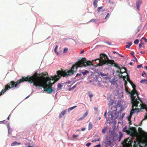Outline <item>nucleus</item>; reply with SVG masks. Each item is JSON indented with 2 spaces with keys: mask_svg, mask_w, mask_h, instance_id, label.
<instances>
[{
  "mask_svg": "<svg viewBox=\"0 0 147 147\" xmlns=\"http://www.w3.org/2000/svg\"><path fill=\"white\" fill-rule=\"evenodd\" d=\"M82 66H83V58L73 65L69 70H58L57 71V75L51 76V78L48 76L46 77L43 76H40V74L38 75L37 72H36L31 76H28L27 77H22L21 79L19 80L20 84L24 82H28L30 83H33V85L36 87H42L45 91L50 94L53 91L52 84L57 82L61 76L67 77L69 76L72 75L76 71L78 67Z\"/></svg>",
  "mask_w": 147,
  "mask_h": 147,
  "instance_id": "nucleus-1",
  "label": "nucleus"
},
{
  "mask_svg": "<svg viewBox=\"0 0 147 147\" xmlns=\"http://www.w3.org/2000/svg\"><path fill=\"white\" fill-rule=\"evenodd\" d=\"M99 60V62L101 65L107 64L109 66L113 65L116 67L118 68L120 70V73L122 74L123 73H125L127 74V69L125 67L121 68L118 65L115 63L113 60H110L109 59L107 55L105 54H101L100 55V59H96Z\"/></svg>",
  "mask_w": 147,
  "mask_h": 147,
  "instance_id": "nucleus-2",
  "label": "nucleus"
},
{
  "mask_svg": "<svg viewBox=\"0 0 147 147\" xmlns=\"http://www.w3.org/2000/svg\"><path fill=\"white\" fill-rule=\"evenodd\" d=\"M136 92L137 95H134V104L132 102V100L131 99L132 106V109L130 113V116L131 117L135 112H138L141 109H145L147 112V106L143 104L141 105V104L140 103V101L141 102V101L138 96V93L137 91Z\"/></svg>",
  "mask_w": 147,
  "mask_h": 147,
  "instance_id": "nucleus-3",
  "label": "nucleus"
},
{
  "mask_svg": "<svg viewBox=\"0 0 147 147\" xmlns=\"http://www.w3.org/2000/svg\"><path fill=\"white\" fill-rule=\"evenodd\" d=\"M20 84V83L19 82L18 80L16 82L13 81H11L6 85H8L10 88V89L11 88H18L19 87V85Z\"/></svg>",
  "mask_w": 147,
  "mask_h": 147,
  "instance_id": "nucleus-4",
  "label": "nucleus"
},
{
  "mask_svg": "<svg viewBox=\"0 0 147 147\" xmlns=\"http://www.w3.org/2000/svg\"><path fill=\"white\" fill-rule=\"evenodd\" d=\"M133 141L130 140L129 139H125L124 141L122 142V144L123 147H129L132 146L131 144Z\"/></svg>",
  "mask_w": 147,
  "mask_h": 147,
  "instance_id": "nucleus-5",
  "label": "nucleus"
},
{
  "mask_svg": "<svg viewBox=\"0 0 147 147\" xmlns=\"http://www.w3.org/2000/svg\"><path fill=\"white\" fill-rule=\"evenodd\" d=\"M125 90L126 92L129 94H130V97H131V99L132 100V103L134 104V96H132V91H131V92H130L128 90V88L126 86L125 87Z\"/></svg>",
  "mask_w": 147,
  "mask_h": 147,
  "instance_id": "nucleus-6",
  "label": "nucleus"
},
{
  "mask_svg": "<svg viewBox=\"0 0 147 147\" xmlns=\"http://www.w3.org/2000/svg\"><path fill=\"white\" fill-rule=\"evenodd\" d=\"M10 89V88L8 85H5V88L4 89H3L0 92V96L2 95L7 90Z\"/></svg>",
  "mask_w": 147,
  "mask_h": 147,
  "instance_id": "nucleus-7",
  "label": "nucleus"
},
{
  "mask_svg": "<svg viewBox=\"0 0 147 147\" xmlns=\"http://www.w3.org/2000/svg\"><path fill=\"white\" fill-rule=\"evenodd\" d=\"M131 86L133 88V90H132V96H134V95H137V92H136V85L133 83L132 84H131Z\"/></svg>",
  "mask_w": 147,
  "mask_h": 147,
  "instance_id": "nucleus-8",
  "label": "nucleus"
},
{
  "mask_svg": "<svg viewBox=\"0 0 147 147\" xmlns=\"http://www.w3.org/2000/svg\"><path fill=\"white\" fill-rule=\"evenodd\" d=\"M119 135L118 137L117 136V137L115 138L114 140H113L114 141H116L118 140V142H119L123 136V134L121 133V132L120 131H119Z\"/></svg>",
  "mask_w": 147,
  "mask_h": 147,
  "instance_id": "nucleus-9",
  "label": "nucleus"
},
{
  "mask_svg": "<svg viewBox=\"0 0 147 147\" xmlns=\"http://www.w3.org/2000/svg\"><path fill=\"white\" fill-rule=\"evenodd\" d=\"M109 139L108 138H107V143L106 144V146H110L112 143V140H113V141L114 138H112L109 137Z\"/></svg>",
  "mask_w": 147,
  "mask_h": 147,
  "instance_id": "nucleus-10",
  "label": "nucleus"
},
{
  "mask_svg": "<svg viewBox=\"0 0 147 147\" xmlns=\"http://www.w3.org/2000/svg\"><path fill=\"white\" fill-rule=\"evenodd\" d=\"M134 130L132 128L129 127L128 129L127 132L128 134H134Z\"/></svg>",
  "mask_w": 147,
  "mask_h": 147,
  "instance_id": "nucleus-11",
  "label": "nucleus"
},
{
  "mask_svg": "<svg viewBox=\"0 0 147 147\" xmlns=\"http://www.w3.org/2000/svg\"><path fill=\"white\" fill-rule=\"evenodd\" d=\"M142 1L141 0H138L136 3V6L137 9L139 10L140 5L142 3Z\"/></svg>",
  "mask_w": 147,
  "mask_h": 147,
  "instance_id": "nucleus-12",
  "label": "nucleus"
},
{
  "mask_svg": "<svg viewBox=\"0 0 147 147\" xmlns=\"http://www.w3.org/2000/svg\"><path fill=\"white\" fill-rule=\"evenodd\" d=\"M117 134L115 133L114 131H112L111 132V137H113V138H114V139H115V138H117Z\"/></svg>",
  "mask_w": 147,
  "mask_h": 147,
  "instance_id": "nucleus-13",
  "label": "nucleus"
},
{
  "mask_svg": "<svg viewBox=\"0 0 147 147\" xmlns=\"http://www.w3.org/2000/svg\"><path fill=\"white\" fill-rule=\"evenodd\" d=\"M109 118L110 119H111L112 120L113 119L114 116L113 114V112H109Z\"/></svg>",
  "mask_w": 147,
  "mask_h": 147,
  "instance_id": "nucleus-14",
  "label": "nucleus"
},
{
  "mask_svg": "<svg viewBox=\"0 0 147 147\" xmlns=\"http://www.w3.org/2000/svg\"><path fill=\"white\" fill-rule=\"evenodd\" d=\"M89 71L87 70H80V73H81L84 76L86 74L88 73Z\"/></svg>",
  "mask_w": 147,
  "mask_h": 147,
  "instance_id": "nucleus-15",
  "label": "nucleus"
},
{
  "mask_svg": "<svg viewBox=\"0 0 147 147\" xmlns=\"http://www.w3.org/2000/svg\"><path fill=\"white\" fill-rule=\"evenodd\" d=\"M66 110H64L61 113H60L59 115V118H61L63 116H64L66 114Z\"/></svg>",
  "mask_w": 147,
  "mask_h": 147,
  "instance_id": "nucleus-16",
  "label": "nucleus"
},
{
  "mask_svg": "<svg viewBox=\"0 0 147 147\" xmlns=\"http://www.w3.org/2000/svg\"><path fill=\"white\" fill-rule=\"evenodd\" d=\"M21 144V143H18L16 141H15L11 144V146H13L17 145H20Z\"/></svg>",
  "mask_w": 147,
  "mask_h": 147,
  "instance_id": "nucleus-17",
  "label": "nucleus"
},
{
  "mask_svg": "<svg viewBox=\"0 0 147 147\" xmlns=\"http://www.w3.org/2000/svg\"><path fill=\"white\" fill-rule=\"evenodd\" d=\"M121 101L119 102H118L117 105L115 106V107L116 108V109H117V107H120L121 106ZM117 109H116L115 110L113 111H115Z\"/></svg>",
  "mask_w": 147,
  "mask_h": 147,
  "instance_id": "nucleus-18",
  "label": "nucleus"
},
{
  "mask_svg": "<svg viewBox=\"0 0 147 147\" xmlns=\"http://www.w3.org/2000/svg\"><path fill=\"white\" fill-rule=\"evenodd\" d=\"M98 0H94L93 2V4L94 7L96 8L97 7Z\"/></svg>",
  "mask_w": 147,
  "mask_h": 147,
  "instance_id": "nucleus-19",
  "label": "nucleus"
},
{
  "mask_svg": "<svg viewBox=\"0 0 147 147\" xmlns=\"http://www.w3.org/2000/svg\"><path fill=\"white\" fill-rule=\"evenodd\" d=\"M140 83L142 84H147V80L145 79L142 80L140 81Z\"/></svg>",
  "mask_w": 147,
  "mask_h": 147,
  "instance_id": "nucleus-20",
  "label": "nucleus"
},
{
  "mask_svg": "<svg viewBox=\"0 0 147 147\" xmlns=\"http://www.w3.org/2000/svg\"><path fill=\"white\" fill-rule=\"evenodd\" d=\"M127 44L125 45V47L127 48H129L130 46L132 45V43L131 42H127L126 43Z\"/></svg>",
  "mask_w": 147,
  "mask_h": 147,
  "instance_id": "nucleus-21",
  "label": "nucleus"
},
{
  "mask_svg": "<svg viewBox=\"0 0 147 147\" xmlns=\"http://www.w3.org/2000/svg\"><path fill=\"white\" fill-rule=\"evenodd\" d=\"M107 130V127H104L102 129V132L103 134L105 133Z\"/></svg>",
  "mask_w": 147,
  "mask_h": 147,
  "instance_id": "nucleus-22",
  "label": "nucleus"
},
{
  "mask_svg": "<svg viewBox=\"0 0 147 147\" xmlns=\"http://www.w3.org/2000/svg\"><path fill=\"white\" fill-rule=\"evenodd\" d=\"M77 107V106H75L74 107H71L70 108H69L68 109V111L69 112L70 111H71V110H72L73 109H74L76 107Z\"/></svg>",
  "mask_w": 147,
  "mask_h": 147,
  "instance_id": "nucleus-23",
  "label": "nucleus"
},
{
  "mask_svg": "<svg viewBox=\"0 0 147 147\" xmlns=\"http://www.w3.org/2000/svg\"><path fill=\"white\" fill-rule=\"evenodd\" d=\"M140 41L141 42L140 43V44H139V48H140L142 47H143L144 46V44L142 43V40H140Z\"/></svg>",
  "mask_w": 147,
  "mask_h": 147,
  "instance_id": "nucleus-24",
  "label": "nucleus"
},
{
  "mask_svg": "<svg viewBox=\"0 0 147 147\" xmlns=\"http://www.w3.org/2000/svg\"><path fill=\"white\" fill-rule=\"evenodd\" d=\"M114 102V101L113 100L111 99L109 101V102L108 103V104L110 106L112 105Z\"/></svg>",
  "mask_w": 147,
  "mask_h": 147,
  "instance_id": "nucleus-25",
  "label": "nucleus"
},
{
  "mask_svg": "<svg viewBox=\"0 0 147 147\" xmlns=\"http://www.w3.org/2000/svg\"><path fill=\"white\" fill-rule=\"evenodd\" d=\"M88 93H89V97L90 98V101H91L92 100L91 98L93 96V95L90 92H88Z\"/></svg>",
  "mask_w": 147,
  "mask_h": 147,
  "instance_id": "nucleus-26",
  "label": "nucleus"
},
{
  "mask_svg": "<svg viewBox=\"0 0 147 147\" xmlns=\"http://www.w3.org/2000/svg\"><path fill=\"white\" fill-rule=\"evenodd\" d=\"M92 124L90 122L88 125V130H90L92 129Z\"/></svg>",
  "mask_w": 147,
  "mask_h": 147,
  "instance_id": "nucleus-27",
  "label": "nucleus"
},
{
  "mask_svg": "<svg viewBox=\"0 0 147 147\" xmlns=\"http://www.w3.org/2000/svg\"><path fill=\"white\" fill-rule=\"evenodd\" d=\"M131 54L132 55L133 57L135 59V60L136 61H137V58L134 55V53L133 51H132L131 53Z\"/></svg>",
  "mask_w": 147,
  "mask_h": 147,
  "instance_id": "nucleus-28",
  "label": "nucleus"
},
{
  "mask_svg": "<svg viewBox=\"0 0 147 147\" xmlns=\"http://www.w3.org/2000/svg\"><path fill=\"white\" fill-rule=\"evenodd\" d=\"M128 129H127V126H125L123 129V132H127Z\"/></svg>",
  "mask_w": 147,
  "mask_h": 147,
  "instance_id": "nucleus-29",
  "label": "nucleus"
},
{
  "mask_svg": "<svg viewBox=\"0 0 147 147\" xmlns=\"http://www.w3.org/2000/svg\"><path fill=\"white\" fill-rule=\"evenodd\" d=\"M58 88H60V89H61V88L62 87V85L60 83H59L57 85Z\"/></svg>",
  "mask_w": 147,
  "mask_h": 147,
  "instance_id": "nucleus-30",
  "label": "nucleus"
},
{
  "mask_svg": "<svg viewBox=\"0 0 147 147\" xmlns=\"http://www.w3.org/2000/svg\"><path fill=\"white\" fill-rule=\"evenodd\" d=\"M79 136V135H73L72 136L73 138L74 139H76V138Z\"/></svg>",
  "mask_w": 147,
  "mask_h": 147,
  "instance_id": "nucleus-31",
  "label": "nucleus"
},
{
  "mask_svg": "<svg viewBox=\"0 0 147 147\" xmlns=\"http://www.w3.org/2000/svg\"><path fill=\"white\" fill-rule=\"evenodd\" d=\"M139 42V40L138 39H136L134 42V44H138Z\"/></svg>",
  "mask_w": 147,
  "mask_h": 147,
  "instance_id": "nucleus-32",
  "label": "nucleus"
},
{
  "mask_svg": "<svg viewBox=\"0 0 147 147\" xmlns=\"http://www.w3.org/2000/svg\"><path fill=\"white\" fill-rule=\"evenodd\" d=\"M103 7V6H101L100 7H99L97 9V11L98 12H99L100 11V10Z\"/></svg>",
  "mask_w": 147,
  "mask_h": 147,
  "instance_id": "nucleus-33",
  "label": "nucleus"
},
{
  "mask_svg": "<svg viewBox=\"0 0 147 147\" xmlns=\"http://www.w3.org/2000/svg\"><path fill=\"white\" fill-rule=\"evenodd\" d=\"M78 76H80L81 77L82 76L81 73H80V71L79 72V73H78L76 74V77Z\"/></svg>",
  "mask_w": 147,
  "mask_h": 147,
  "instance_id": "nucleus-34",
  "label": "nucleus"
},
{
  "mask_svg": "<svg viewBox=\"0 0 147 147\" xmlns=\"http://www.w3.org/2000/svg\"><path fill=\"white\" fill-rule=\"evenodd\" d=\"M88 111H87L83 115V117L85 118L88 115Z\"/></svg>",
  "mask_w": 147,
  "mask_h": 147,
  "instance_id": "nucleus-35",
  "label": "nucleus"
},
{
  "mask_svg": "<svg viewBox=\"0 0 147 147\" xmlns=\"http://www.w3.org/2000/svg\"><path fill=\"white\" fill-rule=\"evenodd\" d=\"M68 48H65L63 49V52L64 53H66L67 51H68Z\"/></svg>",
  "mask_w": 147,
  "mask_h": 147,
  "instance_id": "nucleus-36",
  "label": "nucleus"
},
{
  "mask_svg": "<svg viewBox=\"0 0 147 147\" xmlns=\"http://www.w3.org/2000/svg\"><path fill=\"white\" fill-rule=\"evenodd\" d=\"M100 140V139L99 138L96 140V139H94L93 140H92V142H95L96 141H99Z\"/></svg>",
  "mask_w": 147,
  "mask_h": 147,
  "instance_id": "nucleus-37",
  "label": "nucleus"
},
{
  "mask_svg": "<svg viewBox=\"0 0 147 147\" xmlns=\"http://www.w3.org/2000/svg\"><path fill=\"white\" fill-rule=\"evenodd\" d=\"M142 39L144 40L145 42H147V40L146 38L143 37L142 38L141 40H142Z\"/></svg>",
  "mask_w": 147,
  "mask_h": 147,
  "instance_id": "nucleus-38",
  "label": "nucleus"
},
{
  "mask_svg": "<svg viewBox=\"0 0 147 147\" xmlns=\"http://www.w3.org/2000/svg\"><path fill=\"white\" fill-rule=\"evenodd\" d=\"M121 77L123 79V80L124 81L126 80H125V79L126 78V76H123L121 75Z\"/></svg>",
  "mask_w": 147,
  "mask_h": 147,
  "instance_id": "nucleus-39",
  "label": "nucleus"
},
{
  "mask_svg": "<svg viewBox=\"0 0 147 147\" xmlns=\"http://www.w3.org/2000/svg\"><path fill=\"white\" fill-rule=\"evenodd\" d=\"M91 144V143L89 142L87 143L86 144V146L87 147H89Z\"/></svg>",
  "mask_w": 147,
  "mask_h": 147,
  "instance_id": "nucleus-40",
  "label": "nucleus"
},
{
  "mask_svg": "<svg viewBox=\"0 0 147 147\" xmlns=\"http://www.w3.org/2000/svg\"><path fill=\"white\" fill-rule=\"evenodd\" d=\"M42 74L44 76H48V74L47 72H45L44 74L43 73H42Z\"/></svg>",
  "mask_w": 147,
  "mask_h": 147,
  "instance_id": "nucleus-41",
  "label": "nucleus"
},
{
  "mask_svg": "<svg viewBox=\"0 0 147 147\" xmlns=\"http://www.w3.org/2000/svg\"><path fill=\"white\" fill-rule=\"evenodd\" d=\"M125 82L124 85L125 87L127 86V82L126 80L124 81Z\"/></svg>",
  "mask_w": 147,
  "mask_h": 147,
  "instance_id": "nucleus-42",
  "label": "nucleus"
},
{
  "mask_svg": "<svg viewBox=\"0 0 147 147\" xmlns=\"http://www.w3.org/2000/svg\"><path fill=\"white\" fill-rule=\"evenodd\" d=\"M131 117H129L128 118V119L129 120V124H131Z\"/></svg>",
  "mask_w": 147,
  "mask_h": 147,
  "instance_id": "nucleus-43",
  "label": "nucleus"
},
{
  "mask_svg": "<svg viewBox=\"0 0 147 147\" xmlns=\"http://www.w3.org/2000/svg\"><path fill=\"white\" fill-rule=\"evenodd\" d=\"M142 67V65L140 64V65H137V68H140V67Z\"/></svg>",
  "mask_w": 147,
  "mask_h": 147,
  "instance_id": "nucleus-44",
  "label": "nucleus"
},
{
  "mask_svg": "<svg viewBox=\"0 0 147 147\" xmlns=\"http://www.w3.org/2000/svg\"><path fill=\"white\" fill-rule=\"evenodd\" d=\"M96 20V19H92L90 20V22H95Z\"/></svg>",
  "mask_w": 147,
  "mask_h": 147,
  "instance_id": "nucleus-45",
  "label": "nucleus"
},
{
  "mask_svg": "<svg viewBox=\"0 0 147 147\" xmlns=\"http://www.w3.org/2000/svg\"><path fill=\"white\" fill-rule=\"evenodd\" d=\"M128 81L130 83V84L131 85L133 83L131 81L130 79H129V80Z\"/></svg>",
  "mask_w": 147,
  "mask_h": 147,
  "instance_id": "nucleus-46",
  "label": "nucleus"
},
{
  "mask_svg": "<svg viewBox=\"0 0 147 147\" xmlns=\"http://www.w3.org/2000/svg\"><path fill=\"white\" fill-rule=\"evenodd\" d=\"M127 80L128 81V80H129V79H130L129 78V76L127 75Z\"/></svg>",
  "mask_w": 147,
  "mask_h": 147,
  "instance_id": "nucleus-47",
  "label": "nucleus"
},
{
  "mask_svg": "<svg viewBox=\"0 0 147 147\" xmlns=\"http://www.w3.org/2000/svg\"><path fill=\"white\" fill-rule=\"evenodd\" d=\"M145 120V119H144L141 121V122L139 124V125H141L142 124V121L143 120Z\"/></svg>",
  "mask_w": 147,
  "mask_h": 147,
  "instance_id": "nucleus-48",
  "label": "nucleus"
},
{
  "mask_svg": "<svg viewBox=\"0 0 147 147\" xmlns=\"http://www.w3.org/2000/svg\"><path fill=\"white\" fill-rule=\"evenodd\" d=\"M144 75H146V74L145 71H143L142 72V76H143Z\"/></svg>",
  "mask_w": 147,
  "mask_h": 147,
  "instance_id": "nucleus-49",
  "label": "nucleus"
},
{
  "mask_svg": "<svg viewBox=\"0 0 147 147\" xmlns=\"http://www.w3.org/2000/svg\"><path fill=\"white\" fill-rule=\"evenodd\" d=\"M57 46L55 48V49H54V51H55V52L57 54H58L56 52V49H57Z\"/></svg>",
  "mask_w": 147,
  "mask_h": 147,
  "instance_id": "nucleus-50",
  "label": "nucleus"
},
{
  "mask_svg": "<svg viewBox=\"0 0 147 147\" xmlns=\"http://www.w3.org/2000/svg\"><path fill=\"white\" fill-rule=\"evenodd\" d=\"M94 147H100V144L97 145L95 146Z\"/></svg>",
  "mask_w": 147,
  "mask_h": 147,
  "instance_id": "nucleus-51",
  "label": "nucleus"
},
{
  "mask_svg": "<svg viewBox=\"0 0 147 147\" xmlns=\"http://www.w3.org/2000/svg\"><path fill=\"white\" fill-rule=\"evenodd\" d=\"M84 118L83 116L82 117H80L79 119V120H82Z\"/></svg>",
  "mask_w": 147,
  "mask_h": 147,
  "instance_id": "nucleus-52",
  "label": "nucleus"
},
{
  "mask_svg": "<svg viewBox=\"0 0 147 147\" xmlns=\"http://www.w3.org/2000/svg\"><path fill=\"white\" fill-rule=\"evenodd\" d=\"M118 54L119 56H120V57H124L123 56V55H122L121 54H120L118 53Z\"/></svg>",
  "mask_w": 147,
  "mask_h": 147,
  "instance_id": "nucleus-53",
  "label": "nucleus"
},
{
  "mask_svg": "<svg viewBox=\"0 0 147 147\" xmlns=\"http://www.w3.org/2000/svg\"><path fill=\"white\" fill-rule=\"evenodd\" d=\"M109 13H108L107 15L105 17V19H106L107 17L108 16H109Z\"/></svg>",
  "mask_w": 147,
  "mask_h": 147,
  "instance_id": "nucleus-54",
  "label": "nucleus"
},
{
  "mask_svg": "<svg viewBox=\"0 0 147 147\" xmlns=\"http://www.w3.org/2000/svg\"><path fill=\"white\" fill-rule=\"evenodd\" d=\"M146 116H145L144 118L145 119H147V114L146 113Z\"/></svg>",
  "mask_w": 147,
  "mask_h": 147,
  "instance_id": "nucleus-55",
  "label": "nucleus"
},
{
  "mask_svg": "<svg viewBox=\"0 0 147 147\" xmlns=\"http://www.w3.org/2000/svg\"><path fill=\"white\" fill-rule=\"evenodd\" d=\"M106 43L107 44H108L109 45H111V42H106Z\"/></svg>",
  "mask_w": 147,
  "mask_h": 147,
  "instance_id": "nucleus-56",
  "label": "nucleus"
},
{
  "mask_svg": "<svg viewBox=\"0 0 147 147\" xmlns=\"http://www.w3.org/2000/svg\"><path fill=\"white\" fill-rule=\"evenodd\" d=\"M85 128H83L82 129H81V131H84V130H85Z\"/></svg>",
  "mask_w": 147,
  "mask_h": 147,
  "instance_id": "nucleus-57",
  "label": "nucleus"
},
{
  "mask_svg": "<svg viewBox=\"0 0 147 147\" xmlns=\"http://www.w3.org/2000/svg\"><path fill=\"white\" fill-rule=\"evenodd\" d=\"M94 109L96 111H97V108L96 107H94Z\"/></svg>",
  "mask_w": 147,
  "mask_h": 147,
  "instance_id": "nucleus-58",
  "label": "nucleus"
},
{
  "mask_svg": "<svg viewBox=\"0 0 147 147\" xmlns=\"http://www.w3.org/2000/svg\"><path fill=\"white\" fill-rule=\"evenodd\" d=\"M84 53V51L83 50H82L80 53V54L83 53Z\"/></svg>",
  "mask_w": 147,
  "mask_h": 147,
  "instance_id": "nucleus-59",
  "label": "nucleus"
},
{
  "mask_svg": "<svg viewBox=\"0 0 147 147\" xmlns=\"http://www.w3.org/2000/svg\"><path fill=\"white\" fill-rule=\"evenodd\" d=\"M106 111L105 112V115H104V116L106 118Z\"/></svg>",
  "mask_w": 147,
  "mask_h": 147,
  "instance_id": "nucleus-60",
  "label": "nucleus"
},
{
  "mask_svg": "<svg viewBox=\"0 0 147 147\" xmlns=\"http://www.w3.org/2000/svg\"><path fill=\"white\" fill-rule=\"evenodd\" d=\"M113 53H117L118 54V53L117 52H114V51H113Z\"/></svg>",
  "mask_w": 147,
  "mask_h": 147,
  "instance_id": "nucleus-61",
  "label": "nucleus"
},
{
  "mask_svg": "<svg viewBox=\"0 0 147 147\" xmlns=\"http://www.w3.org/2000/svg\"><path fill=\"white\" fill-rule=\"evenodd\" d=\"M129 64L130 65H131L132 64V63L131 62L129 63Z\"/></svg>",
  "mask_w": 147,
  "mask_h": 147,
  "instance_id": "nucleus-62",
  "label": "nucleus"
},
{
  "mask_svg": "<svg viewBox=\"0 0 147 147\" xmlns=\"http://www.w3.org/2000/svg\"><path fill=\"white\" fill-rule=\"evenodd\" d=\"M140 53L142 54H143V53H144V52H143L142 51H141L140 52Z\"/></svg>",
  "mask_w": 147,
  "mask_h": 147,
  "instance_id": "nucleus-63",
  "label": "nucleus"
},
{
  "mask_svg": "<svg viewBox=\"0 0 147 147\" xmlns=\"http://www.w3.org/2000/svg\"><path fill=\"white\" fill-rule=\"evenodd\" d=\"M145 68L147 69V66H146L145 67Z\"/></svg>",
  "mask_w": 147,
  "mask_h": 147,
  "instance_id": "nucleus-64",
  "label": "nucleus"
}]
</instances>
